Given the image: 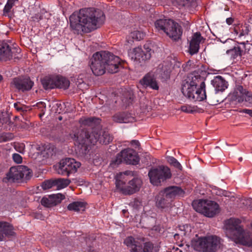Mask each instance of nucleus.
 <instances>
[{
  "instance_id": "obj_7",
  "label": "nucleus",
  "mask_w": 252,
  "mask_h": 252,
  "mask_svg": "<svg viewBox=\"0 0 252 252\" xmlns=\"http://www.w3.org/2000/svg\"><path fill=\"white\" fill-rule=\"evenodd\" d=\"M156 29L162 31L174 40L180 39L182 34L181 27L176 22L170 19H159L155 23Z\"/></svg>"
},
{
  "instance_id": "obj_21",
  "label": "nucleus",
  "mask_w": 252,
  "mask_h": 252,
  "mask_svg": "<svg viewBox=\"0 0 252 252\" xmlns=\"http://www.w3.org/2000/svg\"><path fill=\"white\" fill-rule=\"evenodd\" d=\"M203 39L199 32H196L193 34L189 47V51L191 55L198 53L200 43Z\"/></svg>"
},
{
  "instance_id": "obj_35",
  "label": "nucleus",
  "mask_w": 252,
  "mask_h": 252,
  "mask_svg": "<svg viewBox=\"0 0 252 252\" xmlns=\"http://www.w3.org/2000/svg\"><path fill=\"white\" fill-rule=\"evenodd\" d=\"M54 187V179L46 180L41 184V187L44 190L49 189Z\"/></svg>"
},
{
  "instance_id": "obj_9",
  "label": "nucleus",
  "mask_w": 252,
  "mask_h": 252,
  "mask_svg": "<svg viewBox=\"0 0 252 252\" xmlns=\"http://www.w3.org/2000/svg\"><path fill=\"white\" fill-rule=\"evenodd\" d=\"M31 169L24 165H18L11 167L6 178L3 179L4 182H22L29 180L32 176Z\"/></svg>"
},
{
  "instance_id": "obj_34",
  "label": "nucleus",
  "mask_w": 252,
  "mask_h": 252,
  "mask_svg": "<svg viewBox=\"0 0 252 252\" xmlns=\"http://www.w3.org/2000/svg\"><path fill=\"white\" fill-rule=\"evenodd\" d=\"M169 201L170 200L168 199H166L165 197L162 198L159 196H158L156 204L158 208H164L168 206Z\"/></svg>"
},
{
  "instance_id": "obj_13",
  "label": "nucleus",
  "mask_w": 252,
  "mask_h": 252,
  "mask_svg": "<svg viewBox=\"0 0 252 252\" xmlns=\"http://www.w3.org/2000/svg\"><path fill=\"white\" fill-rule=\"evenodd\" d=\"M80 166L81 163L74 159L66 158L60 161L57 170L60 174L69 176L70 173L76 172Z\"/></svg>"
},
{
  "instance_id": "obj_18",
  "label": "nucleus",
  "mask_w": 252,
  "mask_h": 252,
  "mask_svg": "<svg viewBox=\"0 0 252 252\" xmlns=\"http://www.w3.org/2000/svg\"><path fill=\"white\" fill-rule=\"evenodd\" d=\"M12 85L18 90L24 92L30 90L33 86V82L29 77H17L13 79Z\"/></svg>"
},
{
  "instance_id": "obj_23",
  "label": "nucleus",
  "mask_w": 252,
  "mask_h": 252,
  "mask_svg": "<svg viewBox=\"0 0 252 252\" xmlns=\"http://www.w3.org/2000/svg\"><path fill=\"white\" fill-rule=\"evenodd\" d=\"M12 226L6 222H0V241L14 235Z\"/></svg>"
},
{
  "instance_id": "obj_25",
  "label": "nucleus",
  "mask_w": 252,
  "mask_h": 252,
  "mask_svg": "<svg viewBox=\"0 0 252 252\" xmlns=\"http://www.w3.org/2000/svg\"><path fill=\"white\" fill-rule=\"evenodd\" d=\"M212 84L218 91H223L227 88V82L221 76H217L212 81Z\"/></svg>"
},
{
  "instance_id": "obj_30",
  "label": "nucleus",
  "mask_w": 252,
  "mask_h": 252,
  "mask_svg": "<svg viewBox=\"0 0 252 252\" xmlns=\"http://www.w3.org/2000/svg\"><path fill=\"white\" fill-rule=\"evenodd\" d=\"M56 88L60 89H66L68 88L70 85L69 81L61 75H55Z\"/></svg>"
},
{
  "instance_id": "obj_36",
  "label": "nucleus",
  "mask_w": 252,
  "mask_h": 252,
  "mask_svg": "<svg viewBox=\"0 0 252 252\" xmlns=\"http://www.w3.org/2000/svg\"><path fill=\"white\" fill-rule=\"evenodd\" d=\"M13 147L16 151L20 153H24L25 149V145L23 143L15 142Z\"/></svg>"
},
{
  "instance_id": "obj_32",
  "label": "nucleus",
  "mask_w": 252,
  "mask_h": 252,
  "mask_svg": "<svg viewBox=\"0 0 252 252\" xmlns=\"http://www.w3.org/2000/svg\"><path fill=\"white\" fill-rule=\"evenodd\" d=\"M181 111L186 113L193 114L201 112L202 109L199 108L196 106L189 104H184L180 108Z\"/></svg>"
},
{
  "instance_id": "obj_6",
  "label": "nucleus",
  "mask_w": 252,
  "mask_h": 252,
  "mask_svg": "<svg viewBox=\"0 0 252 252\" xmlns=\"http://www.w3.org/2000/svg\"><path fill=\"white\" fill-rule=\"evenodd\" d=\"M116 188L120 192L125 195H131L138 191L142 181L138 178L129 180L127 172L120 173L116 177Z\"/></svg>"
},
{
  "instance_id": "obj_17",
  "label": "nucleus",
  "mask_w": 252,
  "mask_h": 252,
  "mask_svg": "<svg viewBox=\"0 0 252 252\" xmlns=\"http://www.w3.org/2000/svg\"><path fill=\"white\" fill-rule=\"evenodd\" d=\"M231 97L239 102L244 101L252 103V94L243 88L242 86H238L231 94Z\"/></svg>"
},
{
  "instance_id": "obj_29",
  "label": "nucleus",
  "mask_w": 252,
  "mask_h": 252,
  "mask_svg": "<svg viewBox=\"0 0 252 252\" xmlns=\"http://www.w3.org/2000/svg\"><path fill=\"white\" fill-rule=\"evenodd\" d=\"M87 206V203L84 201H75L70 203L67 209L69 211H74L75 212H83L85 210Z\"/></svg>"
},
{
  "instance_id": "obj_46",
  "label": "nucleus",
  "mask_w": 252,
  "mask_h": 252,
  "mask_svg": "<svg viewBox=\"0 0 252 252\" xmlns=\"http://www.w3.org/2000/svg\"><path fill=\"white\" fill-rule=\"evenodd\" d=\"M122 212L124 215H125L126 213H128L127 211L126 210H123Z\"/></svg>"
},
{
  "instance_id": "obj_5",
  "label": "nucleus",
  "mask_w": 252,
  "mask_h": 252,
  "mask_svg": "<svg viewBox=\"0 0 252 252\" xmlns=\"http://www.w3.org/2000/svg\"><path fill=\"white\" fill-rule=\"evenodd\" d=\"M223 241L215 235H207L193 238L191 246L193 249L199 252H216L222 247Z\"/></svg>"
},
{
  "instance_id": "obj_49",
  "label": "nucleus",
  "mask_w": 252,
  "mask_h": 252,
  "mask_svg": "<svg viewBox=\"0 0 252 252\" xmlns=\"http://www.w3.org/2000/svg\"><path fill=\"white\" fill-rule=\"evenodd\" d=\"M16 105H17V104L16 103H15L14 104V106H15V107H16Z\"/></svg>"
},
{
  "instance_id": "obj_28",
  "label": "nucleus",
  "mask_w": 252,
  "mask_h": 252,
  "mask_svg": "<svg viewBox=\"0 0 252 252\" xmlns=\"http://www.w3.org/2000/svg\"><path fill=\"white\" fill-rule=\"evenodd\" d=\"M55 75H52L44 77L41 80V83L45 90L52 89L56 88Z\"/></svg>"
},
{
  "instance_id": "obj_45",
  "label": "nucleus",
  "mask_w": 252,
  "mask_h": 252,
  "mask_svg": "<svg viewBox=\"0 0 252 252\" xmlns=\"http://www.w3.org/2000/svg\"><path fill=\"white\" fill-rule=\"evenodd\" d=\"M130 143L131 145H135L136 146H138L139 145V143L137 140H132Z\"/></svg>"
},
{
  "instance_id": "obj_26",
  "label": "nucleus",
  "mask_w": 252,
  "mask_h": 252,
  "mask_svg": "<svg viewBox=\"0 0 252 252\" xmlns=\"http://www.w3.org/2000/svg\"><path fill=\"white\" fill-rule=\"evenodd\" d=\"M130 32L127 41L128 42L133 41L134 40L139 41L144 39L145 33L138 30L136 28H131Z\"/></svg>"
},
{
  "instance_id": "obj_19",
  "label": "nucleus",
  "mask_w": 252,
  "mask_h": 252,
  "mask_svg": "<svg viewBox=\"0 0 252 252\" xmlns=\"http://www.w3.org/2000/svg\"><path fill=\"white\" fill-rule=\"evenodd\" d=\"M65 199V196L61 193L52 194L44 197L41 200V204L45 207L50 208L56 206Z\"/></svg>"
},
{
  "instance_id": "obj_1",
  "label": "nucleus",
  "mask_w": 252,
  "mask_h": 252,
  "mask_svg": "<svg viewBox=\"0 0 252 252\" xmlns=\"http://www.w3.org/2000/svg\"><path fill=\"white\" fill-rule=\"evenodd\" d=\"M104 13L93 8L81 9L69 17L70 27L74 33H88L96 29L105 20Z\"/></svg>"
},
{
  "instance_id": "obj_40",
  "label": "nucleus",
  "mask_w": 252,
  "mask_h": 252,
  "mask_svg": "<svg viewBox=\"0 0 252 252\" xmlns=\"http://www.w3.org/2000/svg\"><path fill=\"white\" fill-rule=\"evenodd\" d=\"M12 7L13 6L6 4L3 10V15L5 16L8 15V14L10 12Z\"/></svg>"
},
{
  "instance_id": "obj_33",
  "label": "nucleus",
  "mask_w": 252,
  "mask_h": 252,
  "mask_svg": "<svg viewBox=\"0 0 252 252\" xmlns=\"http://www.w3.org/2000/svg\"><path fill=\"white\" fill-rule=\"evenodd\" d=\"M54 183L56 189L60 190L68 186L70 183V181L67 179L58 178L54 179Z\"/></svg>"
},
{
  "instance_id": "obj_8",
  "label": "nucleus",
  "mask_w": 252,
  "mask_h": 252,
  "mask_svg": "<svg viewBox=\"0 0 252 252\" xmlns=\"http://www.w3.org/2000/svg\"><path fill=\"white\" fill-rule=\"evenodd\" d=\"M193 209L206 217L212 218L220 212V207L216 202L207 199L194 200L192 203Z\"/></svg>"
},
{
  "instance_id": "obj_16",
  "label": "nucleus",
  "mask_w": 252,
  "mask_h": 252,
  "mask_svg": "<svg viewBox=\"0 0 252 252\" xmlns=\"http://www.w3.org/2000/svg\"><path fill=\"white\" fill-rule=\"evenodd\" d=\"M144 51L139 47L133 48L129 52V57L136 63H145L151 58V49L146 45H144Z\"/></svg>"
},
{
  "instance_id": "obj_39",
  "label": "nucleus",
  "mask_w": 252,
  "mask_h": 252,
  "mask_svg": "<svg viewBox=\"0 0 252 252\" xmlns=\"http://www.w3.org/2000/svg\"><path fill=\"white\" fill-rule=\"evenodd\" d=\"M12 158L17 163H21L22 162V158L18 154L15 153L12 155Z\"/></svg>"
},
{
  "instance_id": "obj_20",
  "label": "nucleus",
  "mask_w": 252,
  "mask_h": 252,
  "mask_svg": "<svg viewBox=\"0 0 252 252\" xmlns=\"http://www.w3.org/2000/svg\"><path fill=\"white\" fill-rule=\"evenodd\" d=\"M162 193V195L165 196L166 199L171 201L177 196H183L185 194V191L180 187L171 186L166 188Z\"/></svg>"
},
{
  "instance_id": "obj_12",
  "label": "nucleus",
  "mask_w": 252,
  "mask_h": 252,
  "mask_svg": "<svg viewBox=\"0 0 252 252\" xmlns=\"http://www.w3.org/2000/svg\"><path fill=\"white\" fill-rule=\"evenodd\" d=\"M105 57L103 58L106 70L110 73H115L118 71L120 67H126L127 63L122 61L119 57L111 54L109 52L105 51Z\"/></svg>"
},
{
  "instance_id": "obj_27",
  "label": "nucleus",
  "mask_w": 252,
  "mask_h": 252,
  "mask_svg": "<svg viewBox=\"0 0 252 252\" xmlns=\"http://www.w3.org/2000/svg\"><path fill=\"white\" fill-rule=\"evenodd\" d=\"M113 119L115 122L120 123H127L134 121V118L131 116L130 114L125 113L115 115L113 117Z\"/></svg>"
},
{
  "instance_id": "obj_48",
  "label": "nucleus",
  "mask_w": 252,
  "mask_h": 252,
  "mask_svg": "<svg viewBox=\"0 0 252 252\" xmlns=\"http://www.w3.org/2000/svg\"><path fill=\"white\" fill-rule=\"evenodd\" d=\"M237 50V49H234V50H231V52H234V51H236Z\"/></svg>"
},
{
  "instance_id": "obj_22",
  "label": "nucleus",
  "mask_w": 252,
  "mask_h": 252,
  "mask_svg": "<svg viewBox=\"0 0 252 252\" xmlns=\"http://www.w3.org/2000/svg\"><path fill=\"white\" fill-rule=\"evenodd\" d=\"M140 83L142 86L150 87L154 90H158L159 88L153 72H150L146 74L140 81Z\"/></svg>"
},
{
  "instance_id": "obj_38",
  "label": "nucleus",
  "mask_w": 252,
  "mask_h": 252,
  "mask_svg": "<svg viewBox=\"0 0 252 252\" xmlns=\"http://www.w3.org/2000/svg\"><path fill=\"white\" fill-rule=\"evenodd\" d=\"M13 135L11 133H3L0 135V142H6L11 140Z\"/></svg>"
},
{
  "instance_id": "obj_4",
  "label": "nucleus",
  "mask_w": 252,
  "mask_h": 252,
  "mask_svg": "<svg viewBox=\"0 0 252 252\" xmlns=\"http://www.w3.org/2000/svg\"><path fill=\"white\" fill-rule=\"evenodd\" d=\"M241 220L232 218L225 221L226 235L237 244L252 247V237L245 232L240 225Z\"/></svg>"
},
{
  "instance_id": "obj_15",
  "label": "nucleus",
  "mask_w": 252,
  "mask_h": 252,
  "mask_svg": "<svg viewBox=\"0 0 252 252\" xmlns=\"http://www.w3.org/2000/svg\"><path fill=\"white\" fill-rule=\"evenodd\" d=\"M139 161V158L136 152L127 148L119 154L116 158L115 163L119 164L124 162L128 164L136 165Z\"/></svg>"
},
{
  "instance_id": "obj_31",
  "label": "nucleus",
  "mask_w": 252,
  "mask_h": 252,
  "mask_svg": "<svg viewBox=\"0 0 252 252\" xmlns=\"http://www.w3.org/2000/svg\"><path fill=\"white\" fill-rule=\"evenodd\" d=\"M12 56L9 46L6 43L0 44V59L7 60Z\"/></svg>"
},
{
  "instance_id": "obj_43",
  "label": "nucleus",
  "mask_w": 252,
  "mask_h": 252,
  "mask_svg": "<svg viewBox=\"0 0 252 252\" xmlns=\"http://www.w3.org/2000/svg\"><path fill=\"white\" fill-rule=\"evenodd\" d=\"M18 0H7V1L6 4L10 5L12 6H13L15 1H18Z\"/></svg>"
},
{
  "instance_id": "obj_42",
  "label": "nucleus",
  "mask_w": 252,
  "mask_h": 252,
  "mask_svg": "<svg viewBox=\"0 0 252 252\" xmlns=\"http://www.w3.org/2000/svg\"><path fill=\"white\" fill-rule=\"evenodd\" d=\"M241 112L246 113L249 115L250 116L252 117V110L244 109Z\"/></svg>"
},
{
  "instance_id": "obj_11",
  "label": "nucleus",
  "mask_w": 252,
  "mask_h": 252,
  "mask_svg": "<svg viewBox=\"0 0 252 252\" xmlns=\"http://www.w3.org/2000/svg\"><path fill=\"white\" fill-rule=\"evenodd\" d=\"M151 183L155 185H159L161 182L171 177L170 169L167 166H160L151 169L148 173Z\"/></svg>"
},
{
  "instance_id": "obj_37",
  "label": "nucleus",
  "mask_w": 252,
  "mask_h": 252,
  "mask_svg": "<svg viewBox=\"0 0 252 252\" xmlns=\"http://www.w3.org/2000/svg\"><path fill=\"white\" fill-rule=\"evenodd\" d=\"M168 162L170 163V164L172 165L173 166L178 168V169L182 170V165L175 158L173 157L169 158L168 159Z\"/></svg>"
},
{
  "instance_id": "obj_10",
  "label": "nucleus",
  "mask_w": 252,
  "mask_h": 252,
  "mask_svg": "<svg viewBox=\"0 0 252 252\" xmlns=\"http://www.w3.org/2000/svg\"><path fill=\"white\" fill-rule=\"evenodd\" d=\"M144 240L143 237L134 238L129 236L126 238L124 243L131 252H152L153 245L152 243H145L144 247H142Z\"/></svg>"
},
{
  "instance_id": "obj_3",
  "label": "nucleus",
  "mask_w": 252,
  "mask_h": 252,
  "mask_svg": "<svg viewBox=\"0 0 252 252\" xmlns=\"http://www.w3.org/2000/svg\"><path fill=\"white\" fill-rule=\"evenodd\" d=\"M200 80V76L189 75L182 83L181 91L183 94L193 101H201L206 99L204 82H201L199 88L196 89Z\"/></svg>"
},
{
  "instance_id": "obj_24",
  "label": "nucleus",
  "mask_w": 252,
  "mask_h": 252,
  "mask_svg": "<svg viewBox=\"0 0 252 252\" xmlns=\"http://www.w3.org/2000/svg\"><path fill=\"white\" fill-rule=\"evenodd\" d=\"M101 123V119L95 117H82L79 120L81 127L92 126L95 127Z\"/></svg>"
},
{
  "instance_id": "obj_47",
  "label": "nucleus",
  "mask_w": 252,
  "mask_h": 252,
  "mask_svg": "<svg viewBox=\"0 0 252 252\" xmlns=\"http://www.w3.org/2000/svg\"><path fill=\"white\" fill-rule=\"evenodd\" d=\"M2 79V76L0 75V82L1 81Z\"/></svg>"
},
{
  "instance_id": "obj_44",
  "label": "nucleus",
  "mask_w": 252,
  "mask_h": 252,
  "mask_svg": "<svg viewBox=\"0 0 252 252\" xmlns=\"http://www.w3.org/2000/svg\"><path fill=\"white\" fill-rule=\"evenodd\" d=\"M226 22L227 23V24H228V25H231L233 22H234V20L232 18H228L226 19Z\"/></svg>"
},
{
  "instance_id": "obj_2",
  "label": "nucleus",
  "mask_w": 252,
  "mask_h": 252,
  "mask_svg": "<svg viewBox=\"0 0 252 252\" xmlns=\"http://www.w3.org/2000/svg\"><path fill=\"white\" fill-rule=\"evenodd\" d=\"M70 135L74 141L75 145H80L81 148L84 147L85 149L90 145L95 144L97 141L100 144L106 145L113 140L112 137L107 133H104L102 136L98 132L89 135L87 131L83 129L80 131L76 127L73 128Z\"/></svg>"
},
{
  "instance_id": "obj_41",
  "label": "nucleus",
  "mask_w": 252,
  "mask_h": 252,
  "mask_svg": "<svg viewBox=\"0 0 252 252\" xmlns=\"http://www.w3.org/2000/svg\"><path fill=\"white\" fill-rule=\"evenodd\" d=\"M189 0H175V3L181 6H184L189 3Z\"/></svg>"
},
{
  "instance_id": "obj_14",
  "label": "nucleus",
  "mask_w": 252,
  "mask_h": 252,
  "mask_svg": "<svg viewBox=\"0 0 252 252\" xmlns=\"http://www.w3.org/2000/svg\"><path fill=\"white\" fill-rule=\"evenodd\" d=\"M105 51L97 52L94 54L90 65L93 73L96 76L103 75L106 71L103 58L105 57Z\"/></svg>"
}]
</instances>
